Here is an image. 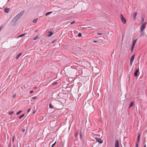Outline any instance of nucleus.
Returning <instances> with one entry per match:
<instances>
[{"label": "nucleus", "mask_w": 147, "mask_h": 147, "mask_svg": "<svg viewBox=\"0 0 147 147\" xmlns=\"http://www.w3.org/2000/svg\"><path fill=\"white\" fill-rule=\"evenodd\" d=\"M25 12L24 10H23L20 12L17 16H16L13 19V21H16L21 16L23 15Z\"/></svg>", "instance_id": "nucleus-1"}, {"label": "nucleus", "mask_w": 147, "mask_h": 147, "mask_svg": "<svg viewBox=\"0 0 147 147\" xmlns=\"http://www.w3.org/2000/svg\"><path fill=\"white\" fill-rule=\"evenodd\" d=\"M146 23H144L140 27V28L139 31L141 34V36L143 35V34H144L143 30L145 29L146 27Z\"/></svg>", "instance_id": "nucleus-2"}, {"label": "nucleus", "mask_w": 147, "mask_h": 147, "mask_svg": "<svg viewBox=\"0 0 147 147\" xmlns=\"http://www.w3.org/2000/svg\"><path fill=\"white\" fill-rule=\"evenodd\" d=\"M121 21L124 24H125L126 23V20L125 18H124V17L121 14Z\"/></svg>", "instance_id": "nucleus-3"}, {"label": "nucleus", "mask_w": 147, "mask_h": 147, "mask_svg": "<svg viewBox=\"0 0 147 147\" xmlns=\"http://www.w3.org/2000/svg\"><path fill=\"white\" fill-rule=\"evenodd\" d=\"M139 69H137L136 70L135 73H134V75L135 77H137L138 76V73L139 72Z\"/></svg>", "instance_id": "nucleus-4"}, {"label": "nucleus", "mask_w": 147, "mask_h": 147, "mask_svg": "<svg viewBox=\"0 0 147 147\" xmlns=\"http://www.w3.org/2000/svg\"><path fill=\"white\" fill-rule=\"evenodd\" d=\"M115 147H119V141L116 140L115 141Z\"/></svg>", "instance_id": "nucleus-5"}, {"label": "nucleus", "mask_w": 147, "mask_h": 147, "mask_svg": "<svg viewBox=\"0 0 147 147\" xmlns=\"http://www.w3.org/2000/svg\"><path fill=\"white\" fill-rule=\"evenodd\" d=\"M96 140L99 143L101 144L102 143V141L100 139V138H95Z\"/></svg>", "instance_id": "nucleus-6"}, {"label": "nucleus", "mask_w": 147, "mask_h": 147, "mask_svg": "<svg viewBox=\"0 0 147 147\" xmlns=\"http://www.w3.org/2000/svg\"><path fill=\"white\" fill-rule=\"evenodd\" d=\"M4 11L5 13H8L9 11V8H6L4 9Z\"/></svg>", "instance_id": "nucleus-7"}, {"label": "nucleus", "mask_w": 147, "mask_h": 147, "mask_svg": "<svg viewBox=\"0 0 147 147\" xmlns=\"http://www.w3.org/2000/svg\"><path fill=\"white\" fill-rule=\"evenodd\" d=\"M137 41V39L134 40L132 42V46H134L135 45Z\"/></svg>", "instance_id": "nucleus-8"}, {"label": "nucleus", "mask_w": 147, "mask_h": 147, "mask_svg": "<svg viewBox=\"0 0 147 147\" xmlns=\"http://www.w3.org/2000/svg\"><path fill=\"white\" fill-rule=\"evenodd\" d=\"M22 53H20V54H18L16 57V59H17L19 57L22 55Z\"/></svg>", "instance_id": "nucleus-9"}, {"label": "nucleus", "mask_w": 147, "mask_h": 147, "mask_svg": "<svg viewBox=\"0 0 147 147\" xmlns=\"http://www.w3.org/2000/svg\"><path fill=\"white\" fill-rule=\"evenodd\" d=\"M134 59V55H133L130 58V61H133Z\"/></svg>", "instance_id": "nucleus-10"}, {"label": "nucleus", "mask_w": 147, "mask_h": 147, "mask_svg": "<svg viewBox=\"0 0 147 147\" xmlns=\"http://www.w3.org/2000/svg\"><path fill=\"white\" fill-rule=\"evenodd\" d=\"M134 104V102H131L130 104L129 107H132L133 105Z\"/></svg>", "instance_id": "nucleus-11"}, {"label": "nucleus", "mask_w": 147, "mask_h": 147, "mask_svg": "<svg viewBox=\"0 0 147 147\" xmlns=\"http://www.w3.org/2000/svg\"><path fill=\"white\" fill-rule=\"evenodd\" d=\"M140 134H139L138 136V138H137V141L136 142H138V143H139V139H140Z\"/></svg>", "instance_id": "nucleus-12"}, {"label": "nucleus", "mask_w": 147, "mask_h": 147, "mask_svg": "<svg viewBox=\"0 0 147 147\" xmlns=\"http://www.w3.org/2000/svg\"><path fill=\"white\" fill-rule=\"evenodd\" d=\"M137 12H136L134 13V19L135 20L136 18V16H137Z\"/></svg>", "instance_id": "nucleus-13"}, {"label": "nucleus", "mask_w": 147, "mask_h": 147, "mask_svg": "<svg viewBox=\"0 0 147 147\" xmlns=\"http://www.w3.org/2000/svg\"><path fill=\"white\" fill-rule=\"evenodd\" d=\"M49 107L50 108L53 109V106L50 103L49 104Z\"/></svg>", "instance_id": "nucleus-14"}, {"label": "nucleus", "mask_w": 147, "mask_h": 147, "mask_svg": "<svg viewBox=\"0 0 147 147\" xmlns=\"http://www.w3.org/2000/svg\"><path fill=\"white\" fill-rule=\"evenodd\" d=\"M40 37H39V35H38L36 37H35L34 39V40H36V39H38Z\"/></svg>", "instance_id": "nucleus-15"}, {"label": "nucleus", "mask_w": 147, "mask_h": 147, "mask_svg": "<svg viewBox=\"0 0 147 147\" xmlns=\"http://www.w3.org/2000/svg\"><path fill=\"white\" fill-rule=\"evenodd\" d=\"M49 34L48 35V36H51L53 34V33L52 32H49Z\"/></svg>", "instance_id": "nucleus-16"}, {"label": "nucleus", "mask_w": 147, "mask_h": 147, "mask_svg": "<svg viewBox=\"0 0 147 147\" xmlns=\"http://www.w3.org/2000/svg\"><path fill=\"white\" fill-rule=\"evenodd\" d=\"M26 34V33H25V34H21V35H19L18 37V38H20V37H22L24 36Z\"/></svg>", "instance_id": "nucleus-17"}, {"label": "nucleus", "mask_w": 147, "mask_h": 147, "mask_svg": "<svg viewBox=\"0 0 147 147\" xmlns=\"http://www.w3.org/2000/svg\"><path fill=\"white\" fill-rule=\"evenodd\" d=\"M24 116V114H23L22 115H21L19 117V119H21L22 117H23Z\"/></svg>", "instance_id": "nucleus-18"}, {"label": "nucleus", "mask_w": 147, "mask_h": 147, "mask_svg": "<svg viewBox=\"0 0 147 147\" xmlns=\"http://www.w3.org/2000/svg\"><path fill=\"white\" fill-rule=\"evenodd\" d=\"M52 13V11H51V12H47V13L46 14H45V16H48V15H49V14L50 13Z\"/></svg>", "instance_id": "nucleus-19"}, {"label": "nucleus", "mask_w": 147, "mask_h": 147, "mask_svg": "<svg viewBox=\"0 0 147 147\" xmlns=\"http://www.w3.org/2000/svg\"><path fill=\"white\" fill-rule=\"evenodd\" d=\"M38 18L34 20L33 21V23H36L37 22V20Z\"/></svg>", "instance_id": "nucleus-20"}, {"label": "nucleus", "mask_w": 147, "mask_h": 147, "mask_svg": "<svg viewBox=\"0 0 147 147\" xmlns=\"http://www.w3.org/2000/svg\"><path fill=\"white\" fill-rule=\"evenodd\" d=\"M14 113V112L13 111H11L9 113V115H12V114H13Z\"/></svg>", "instance_id": "nucleus-21"}, {"label": "nucleus", "mask_w": 147, "mask_h": 147, "mask_svg": "<svg viewBox=\"0 0 147 147\" xmlns=\"http://www.w3.org/2000/svg\"><path fill=\"white\" fill-rule=\"evenodd\" d=\"M22 111H20L18 112L16 114L17 115H18L21 112H22Z\"/></svg>", "instance_id": "nucleus-22"}, {"label": "nucleus", "mask_w": 147, "mask_h": 147, "mask_svg": "<svg viewBox=\"0 0 147 147\" xmlns=\"http://www.w3.org/2000/svg\"><path fill=\"white\" fill-rule=\"evenodd\" d=\"M32 99H36L38 98V97L36 96H34L32 98Z\"/></svg>", "instance_id": "nucleus-23"}, {"label": "nucleus", "mask_w": 147, "mask_h": 147, "mask_svg": "<svg viewBox=\"0 0 147 147\" xmlns=\"http://www.w3.org/2000/svg\"><path fill=\"white\" fill-rule=\"evenodd\" d=\"M15 137H16V136H15V135H14L13 136V138H12V141L13 142H14V138H15Z\"/></svg>", "instance_id": "nucleus-24"}, {"label": "nucleus", "mask_w": 147, "mask_h": 147, "mask_svg": "<svg viewBox=\"0 0 147 147\" xmlns=\"http://www.w3.org/2000/svg\"><path fill=\"white\" fill-rule=\"evenodd\" d=\"M134 47V46H131V51H133Z\"/></svg>", "instance_id": "nucleus-25"}, {"label": "nucleus", "mask_w": 147, "mask_h": 147, "mask_svg": "<svg viewBox=\"0 0 147 147\" xmlns=\"http://www.w3.org/2000/svg\"><path fill=\"white\" fill-rule=\"evenodd\" d=\"M82 34L81 33H79L78 34V36L79 37H80L81 36Z\"/></svg>", "instance_id": "nucleus-26"}, {"label": "nucleus", "mask_w": 147, "mask_h": 147, "mask_svg": "<svg viewBox=\"0 0 147 147\" xmlns=\"http://www.w3.org/2000/svg\"><path fill=\"white\" fill-rule=\"evenodd\" d=\"M56 141L55 142L52 144V145L51 147H53L54 146H55L56 143Z\"/></svg>", "instance_id": "nucleus-27"}, {"label": "nucleus", "mask_w": 147, "mask_h": 147, "mask_svg": "<svg viewBox=\"0 0 147 147\" xmlns=\"http://www.w3.org/2000/svg\"><path fill=\"white\" fill-rule=\"evenodd\" d=\"M16 96V94H13V96H12V97H13V98H14V97Z\"/></svg>", "instance_id": "nucleus-28"}, {"label": "nucleus", "mask_w": 147, "mask_h": 147, "mask_svg": "<svg viewBox=\"0 0 147 147\" xmlns=\"http://www.w3.org/2000/svg\"><path fill=\"white\" fill-rule=\"evenodd\" d=\"M138 143L136 142V147H138Z\"/></svg>", "instance_id": "nucleus-29"}, {"label": "nucleus", "mask_w": 147, "mask_h": 147, "mask_svg": "<svg viewBox=\"0 0 147 147\" xmlns=\"http://www.w3.org/2000/svg\"><path fill=\"white\" fill-rule=\"evenodd\" d=\"M30 110H31V109H29L28 110H27V112H28V113H29L30 111Z\"/></svg>", "instance_id": "nucleus-30"}, {"label": "nucleus", "mask_w": 147, "mask_h": 147, "mask_svg": "<svg viewBox=\"0 0 147 147\" xmlns=\"http://www.w3.org/2000/svg\"><path fill=\"white\" fill-rule=\"evenodd\" d=\"M133 61H130V64L131 65L133 63Z\"/></svg>", "instance_id": "nucleus-31"}, {"label": "nucleus", "mask_w": 147, "mask_h": 147, "mask_svg": "<svg viewBox=\"0 0 147 147\" xmlns=\"http://www.w3.org/2000/svg\"><path fill=\"white\" fill-rule=\"evenodd\" d=\"M75 22V21H73L70 23V24H72L74 23Z\"/></svg>", "instance_id": "nucleus-32"}, {"label": "nucleus", "mask_w": 147, "mask_h": 147, "mask_svg": "<svg viewBox=\"0 0 147 147\" xmlns=\"http://www.w3.org/2000/svg\"><path fill=\"white\" fill-rule=\"evenodd\" d=\"M33 91L32 90H31L30 92V94H31L33 92Z\"/></svg>", "instance_id": "nucleus-33"}, {"label": "nucleus", "mask_w": 147, "mask_h": 147, "mask_svg": "<svg viewBox=\"0 0 147 147\" xmlns=\"http://www.w3.org/2000/svg\"><path fill=\"white\" fill-rule=\"evenodd\" d=\"M22 131L23 132H24L25 131V129H22Z\"/></svg>", "instance_id": "nucleus-34"}, {"label": "nucleus", "mask_w": 147, "mask_h": 147, "mask_svg": "<svg viewBox=\"0 0 147 147\" xmlns=\"http://www.w3.org/2000/svg\"><path fill=\"white\" fill-rule=\"evenodd\" d=\"M142 22H144V19L143 18H142Z\"/></svg>", "instance_id": "nucleus-35"}, {"label": "nucleus", "mask_w": 147, "mask_h": 147, "mask_svg": "<svg viewBox=\"0 0 147 147\" xmlns=\"http://www.w3.org/2000/svg\"><path fill=\"white\" fill-rule=\"evenodd\" d=\"M3 28V27H1V26L0 27V31H1V29H2Z\"/></svg>", "instance_id": "nucleus-36"}, {"label": "nucleus", "mask_w": 147, "mask_h": 147, "mask_svg": "<svg viewBox=\"0 0 147 147\" xmlns=\"http://www.w3.org/2000/svg\"><path fill=\"white\" fill-rule=\"evenodd\" d=\"M93 42L94 43H96L97 42V41L95 40H94L93 41Z\"/></svg>", "instance_id": "nucleus-37"}, {"label": "nucleus", "mask_w": 147, "mask_h": 147, "mask_svg": "<svg viewBox=\"0 0 147 147\" xmlns=\"http://www.w3.org/2000/svg\"><path fill=\"white\" fill-rule=\"evenodd\" d=\"M144 147H147V146L146 147V145H144Z\"/></svg>", "instance_id": "nucleus-38"}, {"label": "nucleus", "mask_w": 147, "mask_h": 147, "mask_svg": "<svg viewBox=\"0 0 147 147\" xmlns=\"http://www.w3.org/2000/svg\"><path fill=\"white\" fill-rule=\"evenodd\" d=\"M98 35H101V34H99V33H98Z\"/></svg>", "instance_id": "nucleus-39"}, {"label": "nucleus", "mask_w": 147, "mask_h": 147, "mask_svg": "<svg viewBox=\"0 0 147 147\" xmlns=\"http://www.w3.org/2000/svg\"><path fill=\"white\" fill-rule=\"evenodd\" d=\"M36 87H35L34 88V89H36Z\"/></svg>", "instance_id": "nucleus-40"}, {"label": "nucleus", "mask_w": 147, "mask_h": 147, "mask_svg": "<svg viewBox=\"0 0 147 147\" xmlns=\"http://www.w3.org/2000/svg\"><path fill=\"white\" fill-rule=\"evenodd\" d=\"M56 84V83H55H55H54L53 84H54H54Z\"/></svg>", "instance_id": "nucleus-41"}, {"label": "nucleus", "mask_w": 147, "mask_h": 147, "mask_svg": "<svg viewBox=\"0 0 147 147\" xmlns=\"http://www.w3.org/2000/svg\"><path fill=\"white\" fill-rule=\"evenodd\" d=\"M56 84V83H55H55H54L53 84H54H54Z\"/></svg>", "instance_id": "nucleus-42"}, {"label": "nucleus", "mask_w": 147, "mask_h": 147, "mask_svg": "<svg viewBox=\"0 0 147 147\" xmlns=\"http://www.w3.org/2000/svg\"><path fill=\"white\" fill-rule=\"evenodd\" d=\"M9 0H8V1H9Z\"/></svg>", "instance_id": "nucleus-43"}]
</instances>
